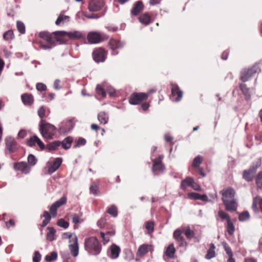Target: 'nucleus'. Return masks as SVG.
I'll return each mask as SVG.
<instances>
[{"instance_id": "nucleus-1", "label": "nucleus", "mask_w": 262, "mask_h": 262, "mask_svg": "<svg viewBox=\"0 0 262 262\" xmlns=\"http://www.w3.org/2000/svg\"><path fill=\"white\" fill-rule=\"evenodd\" d=\"M84 245L85 250L91 254L97 255L101 251V245L95 236L86 238Z\"/></svg>"}, {"instance_id": "nucleus-2", "label": "nucleus", "mask_w": 262, "mask_h": 262, "mask_svg": "<svg viewBox=\"0 0 262 262\" xmlns=\"http://www.w3.org/2000/svg\"><path fill=\"white\" fill-rule=\"evenodd\" d=\"M39 129L42 136L46 139H52L56 132L55 126L47 122L44 119L40 121Z\"/></svg>"}, {"instance_id": "nucleus-3", "label": "nucleus", "mask_w": 262, "mask_h": 262, "mask_svg": "<svg viewBox=\"0 0 262 262\" xmlns=\"http://www.w3.org/2000/svg\"><path fill=\"white\" fill-rule=\"evenodd\" d=\"M54 34L57 35V42H59L60 44L66 42V40L62 38L66 35H67L70 39H79L83 38L85 37L84 34L78 31L71 32L59 31L55 32Z\"/></svg>"}, {"instance_id": "nucleus-4", "label": "nucleus", "mask_w": 262, "mask_h": 262, "mask_svg": "<svg viewBox=\"0 0 262 262\" xmlns=\"http://www.w3.org/2000/svg\"><path fill=\"white\" fill-rule=\"evenodd\" d=\"M62 162L61 158H56L53 161H48L42 169V173L45 175L51 174L59 168Z\"/></svg>"}, {"instance_id": "nucleus-5", "label": "nucleus", "mask_w": 262, "mask_h": 262, "mask_svg": "<svg viewBox=\"0 0 262 262\" xmlns=\"http://www.w3.org/2000/svg\"><path fill=\"white\" fill-rule=\"evenodd\" d=\"M108 38V35L101 32L92 31L87 35V39L91 44H97Z\"/></svg>"}, {"instance_id": "nucleus-6", "label": "nucleus", "mask_w": 262, "mask_h": 262, "mask_svg": "<svg viewBox=\"0 0 262 262\" xmlns=\"http://www.w3.org/2000/svg\"><path fill=\"white\" fill-rule=\"evenodd\" d=\"M260 71L258 63H255L250 68L248 69H243L241 72V79L243 82H246L249 80L255 74Z\"/></svg>"}, {"instance_id": "nucleus-7", "label": "nucleus", "mask_w": 262, "mask_h": 262, "mask_svg": "<svg viewBox=\"0 0 262 262\" xmlns=\"http://www.w3.org/2000/svg\"><path fill=\"white\" fill-rule=\"evenodd\" d=\"M260 161H257L253 163L248 170L243 171V178L247 182H251L253 180L257 169L260 166Z\"/></svg>"}, {"instance_id": "nucleus-8", "label": "nucleus", "mask_w": 262, "mask_h": 262, "mask_svg": "<svg viewBox=\"0 0 262 262\" xmlns=\"http://www.w3.org/2000/svg\"><path fill=\"white\" fill-rule=\"evenodd\" d=\"M69 242L71 244L69 245V248L72 255L76 257L79 254V246L78 238L75 234H68Z\"/></svg>"}, {"instance_id": "nucleus-9", "label": "nucleus", "mask_w": 262, "mask_h": 262, "mask_svg": "<svg viewBox=\"0 0 262 262\" xmlns=\"http://www.w3.org/2000/svg\"><path fill=\"white\" fill-rule=\"evenodd\" d=\"M163 158L164 156L161 155H159L158 158L152 160V171L155 174H157L158 172L162 173L164 171L165 167L162 162Z\"/></svg>"}, {"instance_id": "nucleus-10", "label": "nucleus", "mask_w": 262, "mask_h": 262, "mask_svg": "<svg viewBox=\"0 0 262 262\" xmlns=\"http://www.w3.org/2000/svg\"><path fill=\"white\" fill-rule=\"evenodd\" d=\"M148 98V94L145 93H134L131 95L129 102L132 105L139 104L142 101L146 100Z\"/></svg>"}, {"instance_id": "nucleus-11", "label": "nucleus", "mask_w": 262, "mask_h": 262, "mask_svg": "<svg viewBox=\"0 0 262 262\" xmlns=\"http://www.w3.org/2000/svg\"><path fill=\"white\" fill-rule=\"evenodd\" d=\"M67 201L66 196H62L59 200L54 202L50 207V212L52 217H55L57 216V210L58 208L64 205Z\"/></svg>"}, {"instance_id": "nucleus-12", "label": "nucleus", "mask_w": 262, "mask_h": 262, "mask_svg": "<svg viewBox=\"0 0 262 262\" xmlns=\"http://www.w3.org/2000/svg\"><path fill=\"white\" fill-rule=\"evenodd\" d=\"M125 45L124 41L116 39H111L108 42V46L112 50L111 54L113 55H116L118 54L117 51L118 49H121L123 48Z\"/></svg>"}, {"instance_id": "nucleus-13", "label": "nucleus", "mask_w": 262, "mask_h": 262, "mask_svg": "<svg viewBox=\"0 0 262 262\" xmlns=\"http://www.w3.org/2000/svg\"><path fill=\"white\" fill-rule=\"evenodd\" d=\"M220 193L222 195V200L223 203L234 199L235 191L233 188L229 187L223 189Z\"/></svg>"}, {"instance_id": "nucleus-14", "label": "nucleus", "mask_w": 262, "mask_h": 262, "mask_svg": "<svg viewBox=\"0 0 262 262\" xmlns=\"http://www.w3.org/2000/svg\"><path fill=\"white\" fill-rule=\"evenodd\" d=\"M106 57L105 51L102 48H98L94 50L93 52V58L96 62H103Z\"/></svg>"}, {"instance_id": "nucleus-15", "label": "nucleus", "mask_w": 262, "mask_h": 262, "mask_svg": "<svg viewBox=\"0 0 262 262\" xmlns=\"http://www.w3.org/2000/svg\"><path fill=\"white\" fill-rule=\"evenodd\" d=\"M74 124L72 119L63 121L59 125L60 133L65 134L70 132L74 127Z\"/></svg>"}, {"instance_id": "nucleus-16", "label": "nucleus", "mask_w": 262, "mask_h": 262, "mask_svg": "<svg viewBox=\"0 0 262 262\" xmlns=\"http://www.w3.org/2000/svg\"><path fill=\"white\" fill-rule=\"evenodd\" d=\"M171 95L170 99L173 101H179L182 97V91L180 90L178 85L171 84Z\"/></svg>"}, {"instance_id": "nucleus-17", "label": "nucleus", "mask_w": 262, "mask_h": 262, "mask_svg": "<svg viewBox=\"0 0 262 262\" xmlns=\"http://www.w3.org/2000/svg\"><path fill=\"white\" fill-rule=\"evenodd\" d=\"M14 168L16 170H18L21 173L27 174L31 171V167L25 162H19L14 163Z\"/></svg>"}, {"instance_id": "nucleus-18", "label": "nucleus", "mask_w": 262, "mask_h": 262, "mask_svg": "<svg viewBox=\"0 0 262 262\" xmlns=\"http://www.w3.org/2000/svg\"><path fill=\"white\" fill-rule=\"evenodd\" d=\"M73 138L68 137L65 138L61 142L59 141H56L52 143L49 147H58L60 146L62 147H70L73 142Z\"/></svg>"}, {"instance_id": "nucleus-19", "label": "nucleus", "mask_w": 262, "mask_h": 262, "mask_svg": "<svg viewBox=\"0 0 262 262\" xmlns=\"http://www.w3.org/2000/svg\"><path fill=\"white\" fill-rule=\"evenodd\" d=\"M104 6L103 0H92L89 4V10L92 12L98 11Z\"/></svg>"}, {"instance_id": "nucleus-20", "label": "nucleus", "mask_w": 262, "mask_h": 262, "mask_svg": "<svg viewBox=\"0 0 262 262\" xmlns=\"http://www.w3.org/2000/svg\"><path fill=\"white\" fill-rule=\"evenodd\" d=\"M183 233V228L182 229H177L173 232V237L175 240L179 243L180 247L186 246L187 244L182 234Z\"/></svg>"}, {"instance_id": "nucleus-21", "label": "nucleus", "mask_w": 262, "mask_h": 262, "mask_svg": "<svg viewBox=\"0 0 262 262\" xmlns=\"http://www.w3.org/2000/svg\"><path fill=\"white\" fill-rule=\"evenodd\" d=\"M38 145L39 147H46L43 142L36 135L33 136L27 141V145L29 146H35Z\"/></svg>"}, {"instance_id": "nucleus-22", "label": "nucleus", "mask_w": 262, "mask_h": 262, "mask_svg": "<svg viewBox=\"0 0 262 262\" xmlns=\"http://www.w3.org/2000/svg\"><path fill=\"white\" fill-rule=\"evenodd\" d=\"M151 250L152 247L151 245L147 244L142 245L139 247L137 255L138 256L142 257L149 251H151Z\"/></svg>"}, {"instance_id": "nucleus-23", "label": "nucleus", "mask_w": 262, "mask_h": 262, "mask_svg": "<svg viewBox=\"0 0 262 262\" xmlns=\"http://www.w3.org/2000/svg\"><path fill=\"white\" fill-rule=\"evenodd\" d=\"M110 254L109 257L112 259H116L118 257L121 252L120 248L116 244H113L110 247Z\"/></svg>"}, {"instance_id": "nucleus-24", "label": "nucleus", "mask_w": 262, "mask_h": 262, "mask_svg": "<svg viewBox=\"0 0 262 262\" xmlns=\"http://www.w3.org/2000/svg\"><path fill=\"white\" fill-rule=\"evenodd\" d=\"M223 204L225 206L226 209L228 211L234 212L237 209V204L235 199L225 202Z\"/></svg>"}, {"instance_id": "nucleus-25", "label": "nucleus", "mask_w": 262, "mask_h": 262, "mask_svg": "<svg viewBox=\"0 0 262 262\" xmlns=\"http://www.w3.org/2000/svg\"><path fill=\"white\" fill-rule=\"evenodd\" d=\"M144 5L142 1H137L133 6L131 10V14L134 16H137L143 10Z\"/></svg>"}, {"instance_id": "nucleus-26", "label": "nucleus", "mask_w": 262, "mask_h": 262, "mask_svg": "<svg viewBox=\"0 0 262 262\" xmlns=\"http://www.w3.org/2000/svg\"><path fill=\"white\" fill-rule=\"evenodd\" d=\"M21 99L25 105H31L34 102V98L32 94L25 93L21 95Z\"/></svg>"}, {"instance_id": "nucleus-27", "label": "nucleus", "mask_w": 262, "mask_h": 262, "mask_svg": "<svg viewBox=\"0 0 262 262\" xmlns=\"http://www.w3.org/2000/svg\"><path fill=\"white\" fill-rule=\"evenodd\" d=\"M259 205V208L262 211V199L259 196H256L253 199L252 208L253 210L256 212L258 210L257 205Z\"/></svg>"}, {"instance_id": "nucleus-28", "label": "nucleus", "mask_w": 262, "mask_h": 262, "mask_svg": "<svg viewBox=\"0 0 262 262\" xmlns=\"http://www.w3.org/2000/svg\"><path fill=\"white\" fill-rule=\"evenodd\" d=\"M39 36L46 40L48 43H51L52 41H56L57 37L56 39H54L51 34L46 31L40 32L39 34Z\"/></svg>"}, {"instance_id": "nucleus-29", "label": "nucleus", "mask_w": 262, "mask_h": 262, "mask_svg": "<svg viewBox=\"0 0 262 262\" xmlns=\"http://www.w3.org/2000/svg\"><path fill=\"white\" fill-rule=\"evenodd\" d=\"M52 217V215L48 211H44L42 215H41V217H43L45 219L40 224V226L41 227H46L50 223Z\"/></svg>"}, {"instance_id": "nucleus-30", "label": "nucleus", "mask_w": 262, "mask_h": 262, "mask_svg": "<svg viewBox=\"0 0 262 262\" xmlns=\"http://www.w3.org/2000/svg\"><path fill=\"white\" fill-rule=\"evenodd\" d=\"M215 249V245L211 243L209 245V248L207 250V254L205 255V258L207 259H210L212 258L215 257L216 256Z\"/></svg>"}, {"instance_id": "nucleus-31", "label": "nucleus", "mask_w": 262, "mask_h": 262, "mask_svg": "<svg viewBox=\"0 0 262 262\" xmlns=\"http://www.w3.org/2000/svg\"><path fill=\"white\" fill-rule=\"evenodd\" d=\"M97 119L100 123L105 124L108 123V116L104 112H100L97 115Z\"/></svg>"}, {"instance_id": "nucleus-32", "label": "nucleus", "mask_w": 262, "mask_h": 262, "mask_svg": "<svg viewBox=\"0 0 262 262\" xmlns=\"http://www.w3.org/2000/svg\"><path fill=\"white\" fill-rule=\"evenodd\" d=\"M165 254L168 257L172 258L174 257V255L176 253V249L173 244H170L166 248L165 251Z\"/></svg>"}, {"instance_id": "nucleus-33", "label": "nucleus", "mask_w": 262, "mask_h": 262, "mask_svg": "<svg viewBox=\"0 0 262 262\" xmlns=\"http://www.w3.org/2000/svg\"><path fill=\"white\" fill-rule=\"evenodd\" d=\"M192 182H193V178L187 177L182 181L180 187L182 189L185 190L187 187H191Z\"/></svg>"}, {"instance_id": "nucleus-34", "label": "nucleus", "mask_w": 262, "mask_h": 262, "mask_svg": "<svg viewBox=\"0 0 262 262\" xmlns=\"http://www.w3.org/2000/svg\"><path fill=\"white\" fill-rule=\"evenodd\" d=\"M183 230L187 239H191L194 237V232L189 226L183 227Z\"/></svg>"}, {"instance_id": "nucleus-35", "label": "nucleus", "mask_w": 262, "mask_h": 262, "mask_svg": "<svg viewBox=\"0 0 262 262\" xmlns=\"http://www.w3.org/2000/svg\"><path fill=\"white\" fill-rule=\"evenodd\" d=\"M139 20L142 24L147 25L150 23L151 18L147 13H144L139 17Z\"/></svg>"}, {"instance_id": "nucleus-36", "label": "nucleus", "mask_w": 262, "mask_h": 262, "mask_svg": "<svg viewBox=\"0 0 262 262\" xmlns=\"http://www.w3.org/2000/svg\"><path fill=\"white\" fill-rule=\"evenodd\" d=\"M5 143L7 147H13L16 146L17 144L15 139L12 137L6 138Z\"/></svg>"}, {"instance_id": "nucleus-37", "label": "nucleus", "mask_w": 262, "mask_h": 262, "mask_svg": "<svg viewBox=\"0 0 262 262\" xmlns=\"http://www.w3.org/2000/svg\"><path fill=\"white\" fill-rule=\"evenodd\" d=\"M48 232L47 234V239L49 241H53L55 239V230L53 227H48Z\"/></svg>"}, {"instance_id": "nucleus-38", "label": "nucleus", "mask_w": 262, "mask_h": 262, "mask_svg": "<svg viewBox=\"0 0 262 262\" xmlns=\"http://www.w3.org/2000/svg\"><path fill=\"white\" fill-rule=\"evenodd\" d=\"M107 213L111 215L112 216L115 217L118 215V209L117 207L114 205H111L107 210Z\"/></svg>"}, {"instance_id": "nucleus-39", "label": "nucleus", "mask_w": 262, "mask_h": 262, "mask_svg": "<svg viewBox=\"0 0 262 262\" xmlns=\"http://www.w3.org/2000/svg\"><path fill=\"white\" fill-rule=\"evenodd\" d=\"M70 18L69 16L64 15L62 14H60L55 21V24L56 25H59L62 22L69 21L70 20Z\"/></svg>"}, {"instance_id": "nucleus-40", "label": "nucleus", "mask_w": 262, "mask_h": 262, "mask_svg": "<svg viewBox=\"0 0 262 262\" xmlns=\"http://www.w3.org/2000/svg\"><path fill=\"white\" fill-rule=\"evenodd\" d=\"M98 188L99 184L96 182H92L90 187V191L94 195L99 194Z\"/></svg>"}, {"instance_id": "nucleus-41", "label": "nucleus", "mask_w": 262, "mask_h": 262, "mask_svg": "<svg viewBox=\"0 0 262 262\" xmlns=\"http://www.w3.org/2000/svg\"><path fill=\"white\" fill-rule=\"evenodd\" d=\"M202 162L203 158L201 156L199 155L193 159L192 166L194 168H198Z\"/></svg>"}, {"instance_id": "nucleus-42", "label": "nucleus", "mask_w": 262, "mask_h": 262, "mask_svg": "<svg viewBox=\"0 0 262 262\" xmlns=\"http://www.w3.org/2000/svg\"><path fill=\"white\" fill-rule=\"evenodd\" d=\"M14 38L13 32L12 30H9L3 34V38L6 41H10Z\"/></svg>"}, {"instance_id": "nucleus-43", "label": "nucleus", "mask_w": 262, "mask_h": 262, "mask_svg": "<svg viewBox=\"0 0 262 262\" xmlns=\"http://www.w3.org/2000/svg\"><path fill=\"white\" fill-rule=\"evenodd\" d=\"M226 227H227V231L228 233L230 235H233L234 231H235V227L231 220L228 221Z\"/></svg>"}, {"instance_id": "nucleus-44", "label": "nucleus", "mask_w": 262, "mask_h": 262, "mask_svg": "<svg viewBox=\"0 0 262 262\" xmlns=\"http://www.w3.org/2000/svg\"><path fill=\"white\" fill-rule=\"evenodd\" d=\"M96 92L98 95L101 96L102 97L104 98L106 97V93L102 85L101 84L97 85L96 88Z\"/></svg>"}, {"instance_id": "nucleus-45", "label": "nucleus", "mask_w": 262, "mask_h": 262, "mask_svg": "<svg viewBox=\"0 0 262 262\" xmlns=\"http://www.w3.org/2000/svg\"><path fill=\"white\" fill-rule=\"evenodd\" d=\"M28 162L29 164V165L31 167L36 164L37 159L34 155L30 154L28 157Z\"/></svg>"}, {"instance_id": "nucleus-46", "label": "nucleus", "mask_w": 262, "mask_h": 262, "mask_svg": "<svg viewBox=\"0 0 262 262\" xmlns=\"http://www.w3.org/2000/svg\"><path fill=\"white\" fill-rule=\"evenodd\" d=\"M57 253L56 252H52L45 257V260L47 261L55 260L57 259Z\"/></svg>"}, {"instance_id": "nucleus-47", "label": "nucleus", "mask_w": 262, "mask_h": 262, "mask_svg": "<svg viewBox=\"0 0 262 262\" xmlns=\"http://www.w3.org/2000/svg\"><path fill=\"white\" fill-rule=\"evenodd\" d=\"M255 182L258 188L262 187V171H259L255 178Z\"/></svg>"}, {"instance_id": "nucleus-48", "label": "nucleus", "mask_w": 262, "mask_h": 262, "mask_svg": "<svg viewBox=\"0 0 262 262\" xmlns=\"http://www.w3.org/2000/svg\"><path fill=\"white\" fill-rule=\"evenodd\" d=\"M145 228L148 230V233H151L154 230V223L151 221H148L145 223Z\"/></svg>"}, {"instance_id": "nucleus-49", "label": "nucleus", "mask_w": 262, "mask_h": 262, "mask_svg": "<svg viewBox=\"0 0 262 262\" xmlns=\"http://www.w3.org/2000/svg\"><path fill=\"white\" fill-rule=\"evenodd\" d=\"M222 245L224 247L226 253L229 255V257H233V253L232 250L229 245L226 242H223Z\"/></svg>"}, {"instance_id": "nucleus-50", "label": "nucleus", "mask_w": 262, "mask_h": 262, "mask_svg": "<svg viewBox=\"0 0 262 262\" xmlns=\"http://www.w3.org/2000/svg\"><path fill=\"white\" fill-rule=\"evenodd\" d=\"M218 215L222 220H226L227 222L228 221L231 220L229 215L223 210H219L218 212Z\"/></svg>"}, {"instance_id": "nucleus-51", "label": "nucleus", "mask_w": 262, "mask_h": 262, "mask_svg": "<svg viewBox=\"0 0 262 262\" xmlns=\"http://www.w3.org/2000/svg\"><path fill=\"white\" fill-rule=\"evenodd\" d=\"M17 28L18 31L21 34L25 33V31H26L25 26L23 22H21L20 21H17Z\"/></svg>"}, {"instance_id": "nucleus-52", "label": "nucleus", "mask_w": 262, "mask_h": 262, "mask_svg": "<svg viewBox=\"0 0 262 262\" xmlns=\"http://www.w3.org/2000/svg\"><path fill=\"white\" fill-rule=\"evenodd\" d=\"M57 225L58 226L62 227V228H63L64 229H67L69 227V223L68 222L66 221L63 219H59L57 221Z\"/></svg>"}, {"instance_id": "nucleus-53", "label": "nucleus", "mask_w": 262, "mask_h": 262, "mask_svg": "<svg viewBox=\"0 0 262 262\" xmlns=\"http://www.w3.org/2000/svg\"><path fill=\"white\" fill-rule=\"evenodd\" d=\"M56 41H52L51 43H48L47 45L40 44V48L44 50L50 49L53 48L56 45Z\"/></svg>"}, {"instance_id": "nucleus-54", "label": "nucleus", "mask_w": 262, "mask_h": 262, "mask_svg": "<svg viewBox=\"0 0 262 262\" xmlns=\"http://www.w3.org/2000/svg\"><path fill=\"white\" fill-rule=\"evenodd\" d=\"M250 217L249 213L248 211H245L239 214L238 219L240 221H244L248 219Z\"/></svg>"}, {"instance_id": "nucleus-55", "label": "nucleus", "mask_w": 262, "mask_h": 262, "mask_svg": "<svg viewBox=\"0 0 262 262\" xmlns=\"http://www.w3.org/2000/svg\"><path fill=\"white\" fill-rule=\"evenodd\" d=\"M45 113H46V108L44 106H41L39 107V108L38 110L37 114L39 118H41V119H43L44 117L45 116Z\"/></svg>"}, {"instance_id": "nucleus-56", "label": "nucleus", "mask_w": 262, "mask_h": 262, "mask_svg": "<svg viewBox=\"0 0 262 262\" xmlns=\"http://www.w3.org/2000/svg\"><path fill=\"white\" fill-rule=\"evenodd\" d=\"M187 195L190 199L197 200L200 199L201 194L195 192H190L188 193Z\"/></svg>"}, {"instance_id": "nucleus-57", "label": "nucleus", "mask_w": 262, "mask_h": 262, "mask_svg": "<svg viewBox=\"0 0 262 262\" xmlns=\"http://www.w3.org/2000/svg\"><path fill=\"white\" fill-rule=\"evenodd\" d=\"M36 88L37 91L42 92L47 90V86L43 83L38 82L36 84Z\"/></svg>"}, {"instance_id": "nucleus-58", "label": "nucleus", "mask_w": 262, "mask_h": 262, "mask_svg": "<svg viewBox=\"0 0 262 262\" xmlns=\"http://www.w3.org/2000/svg\"><path fill=\"white\" fill-rule=\"evenodd\" d=\"M106 224V217L101 218L97 222V225L100 228H104Z\"/></svg>"}, {"instance_id": "nucleus-59", "label": "nucleus", "mask_w": 262, "mask_h": 262, "mask_svg": "<svg viewBox=\"0 0 262 262\" xmlns=\"http://www.w3.org/2000/svg\"><path fill=\"white\" fill-rule=\"evenodd\" d=\"M41 260V255L38 251L34 252V255L33 257V262H39Z\"/></svg>"}, {"instance_id": "nucleus-60", "label": "nucleus", "mask_w": 262, "mask_h": 262, "mask_svg": "<svg viewBox=\"0 0 262 262\" xmlns=\"http://www.w3.org/2000/svg\"><path fill=\"white\" fill-rule=\"evenodd\" d=\"M239 88L244 94L247 95L249 93V89L247 87L246 85L244 83H241L239 85Z\"/></svg>"}, {"instance_id": "nucleus-61", "label": "nucleus", "mask_w": 262, "mask_h": 262, "mask_svg": "<svg viewBox=\"0 0 262 262\" xmlns=\"http://www.w3.org/2000/svg\"><path fill=\"white\" fill-rule=\"evenodd\" d=\"M86 144V140L83 138H79L76 141L75 146H84Z\"/></svg>"}, {"instance_id": "nucleus-62", "label": "nucleus", "mask_w": 262, "mask_h": 262, "mask_svg": "<svg viewBox=\"0 0 262 262\" xmlns=\"http://www.w3.org/2000/svg\"><path fill=\"white\" fill-rule=\"evenodd\" d=\"M27 132L25 129H21L17 134V137L20 139H24L27 136Z\"/></svg>"}, {"instance_id": "nucleus-63", "label": "nucleus", "mask_w": 262, "mask_h": 262, "mask_svg": "<svg viewBox=\"0 0 262 262\" xmlns=\"http://www.w3.org/2000/svg\"><path fill=\"white\" fill-rule=\"evenodd\" d=\"M100 235H101V238H102V242H103L104 244H105L109 242V241H110L109 237L107 235H106L105 233H104V232H101Z\"/></svg>"}, {"instance_id": "nucleus-64", "label": "nucleus", "mask_w": 262, "mask_h": 262, "mask_svg": "<svg viewBox=\"0 0 262 262\" xmlns=\"http://www.w3.org/2000/svg\"><path fill=\"white\" fill-rule=\"evenodd\" d=\"M191 187L196 191H201V190L200 185L198 183L195 182L193 179V182L191 183Z\"/></svg>"}]
</instances>
